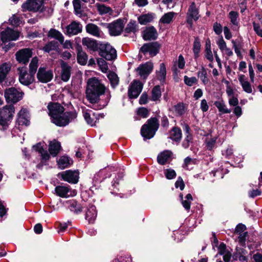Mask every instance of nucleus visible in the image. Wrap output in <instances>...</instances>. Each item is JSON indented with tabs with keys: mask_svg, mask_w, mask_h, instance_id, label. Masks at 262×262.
<instances>
[{
	"mask_svg": "<svg viewBox=\"0 0 262 262\" xmlns=\"http://www.w3.org/2000/svg\"><path fill=\"white\" fill-rule=\"evenodd\" d=\"M206 58L210 61L213 60V54L211 51V41L209 38H207L205 45Z\"/></svg>",
	"mask_w": 262,
	"mask_h": 262,
	"instance_id": "nucleus-36",
	"label": "nucleus"
},
{
	"mask_svg": "<svg viewBox=\"0 0 262 262\" xmlns=\"http://www.w3.org/2000/svg\"><path fill=\"white\" fill-rule=\"evenodd\" d=\"M70 188L64 186H57L55 187V191L56 194L61 198H68L70 196L68 193L70 191Z\"/></svg>",
	"mask_w": 262,
	"mask_h": 262,
	"instance_id": "nucleus-28",
	"label": "nucleus"
},
{
	"mask_svg": "<svg viewBox=\"0 0 262 262\" xmlns=\"http://www.w3.org/2000/svg\"><path fill=\"white\" fill-rule=\"evenodd\" d=\"M174 185L176 188L179 187L181 190H183L185 186L182 178L180 176L178 178Z\"/></svg>",
	"mask_w": 262,
	"mask_h": 262,
	"instance_id": "nucleus-54",
	"label": "nucleus"
},
{
	"mask_svg": "<svg viewBox=\"0 0 262 262\" xmlns=\"http://www.w3.org/2000/svg\"><path fill=\"white\" fill-rule=\"evenodd\" d=\"M243 90L248 93H251L252 92V89L251 87V85L250 82L248 81H246L245 82L242 83L241 85Z\"/></svg>",
	"mask_w": 262,
	"mask_h": 262,
	"instance_id": "nucleus-58",
	"label": "nucleus"
},
{
	"mask_svg": "<svg viewBox=\"0 0 262 262\" xmlns=\"http://www.w3.org/2000/svg\"><path fill=\"white\" fill-rule=\"evenodd\" d=\"M246 229L247 228L245 225L242 223H239L236 225L235 227V233L239 234L243 232L245 230H246Z\"/></svg>",
	"mask_w": 262,
	"mask_h": 262,
	"instance_id": "nucleus-59",
	"label": "nucleus"
},
{
	"mask_svg": "<svg viewBox=\"0 0 262 262\" xmlns=\"http://www.w3.org/2000/svg\"><path fill=\"white\" fill-rule=\"evenodd\" d=\"M9 21L11 22V24L15 26H18L20 23V20L15 15H13L10 19Z\"/></svg>",
	"mask_w": 262,
	"mask_h": 262,
	"instance_id": "nucleus-64",
	"label": "nucleus"
},
{
	"mask_svg": "<svg viewBox=\"0 0 262 262\" xmlns=\"http://www.w3.org/2000/svg\"><path fill=\"white\" fill-rule=\"evenodd\" d=\"M77 58L78 62L81 65H85L87 63L88 55L82 50L81 46L77 45L76 47Z\"/></svg>",
	"mask_w": 262,
	"mask_h": 262,
	"instance_id": "nucleus-25",
	"label": "nucleus"
},
{
	"mask_svg": "<svg viewBox=\"0 0 262 262\" xmlns=\"http://www.w3.org/2000/svg\"><path fill=\"white\" fill-rule=\"evenodd\" d=\"M143 84L139 80H134L129 85L128 96L130 99L137 98L143 89Z\"/></svg>",
	"mask_w": 262,
	"mask_h": 262,
	"instance_id": "nucleus-8",
	"label": "nucleus"
},
{
	"mask_svg": "<svg viewBox=\"0 0 262 262\" xmlns=\"http://www.w3.org/2000/svg\"><path fill=\"white\" fill-rule=\"evenodd\" d=\"M159 126V121L156 117L148 119V140L154 137Z\"/></svg>",
	"mask_w": 262,
	"mask_h": 262,
	"instance_id": "nucleus-16",
	"label": "nucleus"
},
{
	"mask_svg": "<svg viewBox=\"0 0 262 262\" xmlns=\"http://www.w3.org/2000/svg\"><path fill=\"white\" fill-rule=\"evenodd\" d=\"M214 105L218 108L219 111L222 114H229L231 111L230 109L226 108V105L223 100L215 101Z\"/></svg>",
	"mask_w": 262,
	"mask_h": 262,
	"instance_id": "nucleus-35",
	"label": "nucleus"
},
{
	"mask_svg": "<svg viewBox=\"0 0 262 262\" xmlns=\"http://www.w3.org/2000/svg\"><path fill=\"white\" fill-rule=\"evenodd\" d=\"M105 87L96 78L89 79L86 90V98L91 103H96L100 96L104 94Z\"/></svg>",
	"mask_w": 262,
	"mask_h": 262,
	"instance_id": "nucleus-2",
	"label": "nucleus"
},
{
	"mask_svg": "<svg viewBox=\"0 0 262 262\" xmlns=\"http://www.w3.org/2000/svg\"><path fill=\"white\" fill-rule=\"evenodd\" d=\"M48 108L49 111V114L52 118V122L58 126H65L77 117L75 111L66 112L63 113L64 108L58 103H49Z\"/></svg>",
	"mask_w": 262,
	"mask_h": 262,
	"instance_id": "nucleus-1",
	"label": "nucleus"
},
{
	"mask_svg": "<svg viewBox=\"0 0 262 262\" xmlns=\"http://www.w3.org/2000/svg\"><path fill=\"white\" fill-rule=\"evenodd\" d=\"M98 10L99 12V14L103 15L107 13L111 14L112 12V9L107 6H106L104 5H100L98 7Z\"/></svg>",
	"mask_w": 262,
	"mask_h": 262,
	"instance_id": "nucleus-47",
	"label": "nucleus"
},
{
	"mask_svg": "<svg viewBox=\"0 0 262 262\" xmlns=\"http://www.w3.org/2000/svg\"><path fill=\"white\" fill-rule=\"evenodd\" d=\"M64 181L70 183L76 184L79 180V171L78 170H66L59 173Z\"/></svg>",
	"mask_w": 262,
	"mask_h": 262,
	"instance_id": "nucleus-12",
	"label": "nucleus"
},
{
	"mask_svg": "<svg viewBox=\"0 0 262 262\" xmlns=\"http://www.w3.org/2000/svg\"><path fill=\"white\" fill-rule=\"evenodd\" d=\"M248 236V232H243L240 234H239L238 236V241L241 244H245L246 241V237Z\"/></svg>",
	"mask_w": 262,
	"mask_h": 262,
	"instance_id": "nucleus-62",
	"label": "nucleus"
},
{
	"mask_svg": "<svg viewBox=\"0 0 262 262\" xmlns=\"http://www.w3.org/2000/svg\"><path fill=\"white\" fill-rule=\"evenodd\" d=\"M164 173L166 178L168 180H171L175 178L177 176L176 172L171 168L165 169Z\"/></svg>",
	"mask_w": 262,
	"mask_h": 262,
	"instance_id": "nucleus-46",
	"label": "nucleus"
},
{
	"mask_svg": "<svg viewBox=\"0 0 262 262\" xmlns=\"http://www.w3.org/2000/svg\"><path fill=\"white\" fill-rule=\"evenodd\" d=\"M201 42L198 37L194 38V41L193 44V51H200L201 50Z\"/></svg>",
	"mask_w": 262,
	"mask_h": 262,
	"instance_id": "nucleus-55",
	"label": "nucleus"
},
{
	"mask_svg": "<svg viewBox=\"0 0 262 262\" xmlns=\"http://www.w3.org/2000/svg\"><path fill=\"white\" fill-rule=\"evenodd\" d=\"M17 70L19 72V81L21 84L29 85L33 83L34 80V76L27 73L26 67H19Z\"/></svg>",
	"mask_w": 262,
	"mask_h": 262,
	"instance_id": "nucleus-10",
	"label": "nucleus"
},
{
	"mask_svg": "<svg viewBox=\"0 0 262 262\" xmlns=\"http://www.w3.org/2000/svg\"><path fill=\"white\" fill-rule=\"evenodd\" d=\"M213 30L216 35H220L223 31V27L221 24L215 22L213 24Z\"/></svg>",
	"mask_w": 262,
	"mask_h": 262,
	"instance_id": "nucleus-53",
	"label": "nucleus"
},
{
	"mask_svg": "<svg viewBox=\"0 0 262 262\" xmlns=\"http://www.w3.org/2000/svg\"><path fill=\"white\" fill-rule=\"evenodd\" d=\"M232 43L233 44V48H234V51L236 54L237 56L238 57L242 58L243 56L240 51V48H241V46L239 45L237 46L236 41L234 40H232Z\"/></svg>",
	"mask_w": 262,
	"mask_h": 262,
	"instance_id": "nucleus-57",
	"label": "nucleus"
},
{
	"mask_svg": "<svg viewBox=\"0 0 262 262\" xmlns=\"http://www.w3.org/2000/svg\"><path fill=\"white\" fill-rule=\"evenodd\" d=\"M107 28L111 35H119L124 28L123 21L121 19H118L112 23L107 24Z\"/></svg>",
	"mask_w": 262,
	"mask_h": 262,
	"instance_id": "nucleus-11",
	"label": "nucleus"
},
{
	"mask_svg": "<svg viewBox=\"0 0 262 262\" xmlns=\"http://www.w3.org/2000/svg\"><path fill=\"white\" fill-rule=\"evenodd\" d=\"M193 142V137L191 134H188V135H186V137L184 139L182 142V146L185 149H187L189 146L190 143H192Z\"/></svg>",
	"mask_w": 262,
	"mask_h": 262,
	"instance_id": "nucleus-45",
	"label": "nucleus"
},
{
	"mask_svg": "<svg viewBox=\"0 0 262 262\" xmlns=\"http://www.w3.org/2000/svg\"><path fill=\"white\" fill-rule=\"evenodd\" d=\"M107 77L113 88H115L118 84L119 81V77L115 72H110L107 75Z\"/></svg>",
	"mask_w": 262,
	"mask_h": 262,
	"instance_id": "nucleus-38",
	"label": "nucleus"
},
{
	"mask_svg": "<svg viewBox=\"0 0 262 262\" xmlns=\"http://www.w3.org/2000/svg\"><path fill=\"white\" fill-rule=\"evenodd\" d=\"M44 0H27L22 5L23 11L42 12L44 9Z\"/></svg>",
	"mask_w": 262,
	"mask_h": 262,
	"instance_id": "nucleus-6",
	"label": "nucleus"
},
{
	"mask_svg": "<svg viewBox=\"0 0 262 262\" xmlns=\"http://www.w3.org/2000/svg\"><path fill=\"white\" fill-rule=\"evenodd\" d=\"M216 138H211L209 140H206V147L209 150H212L216 143Z\"/></svg>",
	"mask_w": 262,
	"mask_h": 262,
	"instance_id": "nucleus-56",
	"label": "nucleus"
},
{
	"mask_svg": "<svg viewBox=\"0 0 262 262\" xmlns=\"http://www.w3.org/2000/svg\"><path fill=\"white\" fill-rule=\"evenodd\" d=\"M238 15V13L237 11H231L229 13V18L230 21L234 26H237L238 25L239 23L237 21Z\"/></svg>",
	"mask_w": 262,
	"mask_h": 262,
	"instance_id": "nucleus-43",
	"label": "nucleus"
},
{
	"mask_svg": "<svg viewBox=\"0 0 262 262\" xmlns=\"http://www.w3.org/2000/svg\"><path fill=\"white\" fill-rule=\"evenodd\" d=\"M150 99L154 101H156L160 98L161 96V88L159 85L155 86L151 90Z\"/></svg>",
	"mask_w": 262,
	"mask_h": 262,
	"instance_id": "nucleus-34",
	"label": "nucleus"
},
{
	"mask_svg": "<svg viewBox=\"0 0 262 262\" xmlns=\"http://www.w3.org/2000/svg\"><path fill=\"white\" fill-rule=\"evenodd\" d=\"M53 77V72L51 70H46L45 68H39L37 73V78L39 81L42 83H47L50 81Z\"/></svg>",
	"mask_w": 262,
	"mask_h": 262,
	"instance_id": "nucleus-14",
	"label": "nucleus"
},
{
	"mask_svg": "<svg viewBox=\"0 0 262 262\" xmlns=\"http://www.w3.org/2000/svg\"><path fill=\"white\" fill-rule=\"evenodd\" d=\"M139 23L141 25H146L147 24V14H142L138 17Z\"/></svg>",
	"mask_w": 262,
	"mask_h": 262,
	"instance_id": "nucleus-60",
	"label": "nucleus"
},
{
	"mask_svg": "<svg viewBox=\"0 0 262 262\" xmlns=\"http://www.w3.org/2000/svg\"><path fill=\"white\" fill-rule=\"evenodd\" d=\"M82 44L89 50L96 52L99 51L101 43L92 38L84 37L82 40Z\"/></svg>",
	"mask_w": 262,
	"mask_h": 262,
	"instance_id": "nucleus-17",
	"label": "nucleus"
},
{
	"mask_svg": "<svg viewBox=\"0 0 262 262\" xmlns=\"http://www.w3.org/2000/svg\"><path fill=\"white\" fill-rule=\"evenodd\" d=\"M200 17L199 9L196 7L195 2H192L189 5L186 13V21L189 25L188 28L192 29L193 25V20L196 21Z\"/></svg>",
	"mask_w": 262,
	"mask_h": 262,
	"instance_id": "nucleus-5",
	"label": "nucleus"
},
{
	"mask_svg": "<svg viewBox=\"0 0 262 262\" xmlns=\"http://www.w3.org/2000/svg\"><path fill=\"white\" fill-rule=\"evenodd\" d=\"M18 32L7 28L5 31L1 32V38L3 43H6L10 40H15L19 37Z\"/></svg>",
	"mask_w": 262,
	"mask_h": 262,
	"instance_id": "nucleus-13",
	"label": "nucleus"
},
{
	"mask_svg": "<svg viewBox=\"0 0 262 262\" xmlns=\"http://www.w3.org/2000/svg\"><path fill=\"white\" fill-rule=\"evenodd\" d=\"M158 36L157 29L153 26H148V41L156 40Z\"/></svg>",
	"mask_w": 262,
	"mask_h": 262,
	"instance_id": "nucleus-40",
	"label": "nucleus"
},
{
	"mask_svg": "<svg viewBox=\"0 0 262 262\" xmlns=\"http://www.w3.org/2000/svg\"><path fill=\"white\" fill-rule=\"evenodd\" d=\"M48 36L58 40L60 43H63L64 41V37L62 34L55 29H51L48 32Z\"/></svg>",
	"mask_w": 262,
	"mask_h": 262,
	"instance_id": "nucleus-29",
	"label": "nucleus"
},
{
	"mask_svg": "<svg viewBox=\"0 0 262 262\" xmlns=\"http://www.w3.org/2000/svg\"><path fill=\"white\" fill-rule=\"evenodd\" d=\"M97 215V213L96 207L95 206L91 205L86 211L85 218L88 221L89 223L93 224L94 223Z\"/></svg>",
	"mask_w": 262,
	"mask_h": 262,
	"instance_id": "nucleus-24",
	"label": "nucleus"
},
{
	"mask_svg": "<svg viewBox=\"0 0 262 262\" xmlns=\"http://www.w3.org/2000/svg\"><path fill=\"white\" fill-rule=\"evenodd\" d=\"M176 112L179 116H182L185 113V107L183 103H178L174 106Z\"/></svg>",
	"mask_w": 262,
	"mask_h": 262,
	"instance_id": "nucleus-48",
	"label": "nucleus"
},
{
	"mask_svg": "<svg viewBox=\"0 0 262 262\" xmlns=\"http://www.w3.org/2000/svg\"><path fill=\"white\" fill-rule=\"evenodd\" d=\"M98 52L99 55L107 60H113L117 57L116 50L108 43H101Z\"/></svg>",
	"mask_w": 262,
	"mask_h": 262,
	"instance_id": "nucleus-4",
	"label": "nucleus"
},
{
	"mask_svg": "<svg viewBox=\"0 0 262 262\" xmlns=\"http://www.w3.org/2000/svg\"><path fill=\"white\" fill-rule=\"evenodd\" d=\"M82 31V25L78 21H73L66 27V34L69 36H73L80 33Z\"/></svg>",
	"mask_w": 262,
	"mask_h": 262,
	"instance_id": "nucleus-15",
	"label": "nucleus"
},
{
	"mask_svg": "<svg viewBox=\"0 0 262 262\" xmlns=\"http://www.w3.org/2000/svg\"><path fill=\"white\" fill-rule=\"evenodd\" d=\"M28 118V110L26 108H22L17 114V121L19 125H28L30 122Z\"/></svg>",
	"mask_w": 262,
	"mask_h": 262,
	"instance_id": "nucleus-20",
	"label": "nucleus"
},
{
	"mask_svg": "<svg viewBox=\"0 0 262 262\" xmlns=\"http://www.w3.org/2000/svg\"><path fill=\"white\" fill-rule=\"evenodd\" d=\"M141 135L143 137L144 140L147 139V124H144L141 129Z\"/></svg>",
	"mask_w": 262,
	"mask_h": 262,
	"instance_id": "nucleus-63",
	"label": "nucleus"
},
{
	"mask_svg": "<svg viewBox=\"0 0 262 262\" xmlns=\"http://www.w3.org/2000/svg\"><path fill=\"white\" fill-rule=\"evenodd\" d=\"M72 163V161L66 156L61 157L58 161L59 167L62 169L68 167Z\"/></svg>",
	"mask_w": 262,
	"mask_h": 262,
	"instance_id": "nucleus-33",
	"label": "nucleus"
},
{
	"mask_svg": "<svg viewBox=\"0 0 262 262\" xmlns=\"http://www.w3.org/2000/svg\"><path fill=\"white\" fill-rule=\"evenodd\" d=\"M58 47V43L55 40L51 41L47 43L43 48L46 52L49 53L51 51L56 50Z\"/></svg>",
	"mask_w": 262,
	"mask_h": 262,
	"instance_id": "nucleus-39",
	"label": "nucleus"
},
{
	"mask_svg": "<svg viewBox=\"0 0 262 262\" xmlns=\"http://www.w3.org/2000/svg\"><path fill=\"white\" fill-rule=\"evenodd\" d=\"M201 71L198 72V76L200 77L203 84H207L209 82V79L207 77V73L206 69L202 67Z\"/></svg>",
	"mask_w": 262,
	"mask_h": 262,
	"instance_id": "nucleus-41",
	"label": "nucleus"
},
{
	"mask_svg": "<svg viewBox=\"0 0 262 262\" xmlns=\"http://www.w3.org/2000/svg\"><path fill=\"white\" fill-rule=\"evenodd\" d=\"M86 33L96 37H100L102 31L100 28L96 25L93 23H89L85 26Z\"/></svg>",
	"mask_w": 262,
	"mask_h": 262,
	"instance_id": "nucleus-21",
	"label": "nucleus"
},
{
	"mask_svg": "<svg viewBox=\"0 0 262 262\" xmlns=\"http://www.w3.org/2000/svg\"><path fill=\"white\" fill-rule=\"evenodd\" d=\"M61 148L60 143L58 141L53 140L49 144V151L51 155L55 157L59 153Z\"/></svg>",
	"mask_w": 262,
	"mask_h": 262,
	"instance_id": "nucleus-26",
	"label": "nucleus"
},
{
	"mask_svg": "<svg viewBox=\"0 0 262 262\" xmlns=\"http://www.w3.org/2000/svg\"><path fill=\"white\" fill-rule=\"evenodd\" d=\"M217 44L219 46V49L221 51H224L227 48L226 43L224 40L222 36H221L220 38L217 42Z\"/></svg>",
	"mask_w": 262,
	"mask_h": 262,
	"instance_id": "nucleus-61",
	"label": "nucleus"
},
{
	"mask_svg": "<svg viewBox=\"0 0 262 262\" xmlns=\"http://www.w3.org/2000/svg\"><path fill=\"white\" fill-rule=\"evenodd\" d=\"M176 13L174 12H169L165 13L160 19V23L163 24H169L173 20L174 16Z\"/></svg>",
	"mask_w": 262,
	"mask_h": 262,
	"instance_id": "nucleus-32",
	"label": "nucleus"
},
{
	"mask_svg": "<svg viewBox=\"0 0 262 262\" xmlns=\"http://www.w3.org/2000/svg\"><path fill=\"white\" fill-rule=\"evenodd\" d=\"M253 30L255 33L260 37H262V29L260 28L259 24L253 21Z\"/></svg>",
	"mask_w": 262,
	"mask_h": 262,
	"instance_id": "nucleus-52",
	"label": "nucleus"
},
{
	"mask_svg": "<svg viewBox=\"0 0 262 262\" xmlns=\"http://www.w3.org/2000/svg\"><path fill=\"white\" fill-rule=\"evenodd\" d=\"M24 93L18 91L16 89L11 87L5 91V97L7 102L15 103L20 101L23 97Z\"/></svg>",
	"mask_w": 262,
	"mask_h": 262,
	"instance_id": "nucleus-7",
	"label": "nucleus"
},
{
	"mask_svg": "<svg viewBox=\"0 0 262 262\" xmlns=\"http://www.w3.org/2000/svg\"><path fill=\"white\" fill-rule=\"evenodd\" d=\"M184 81L185 84L188 86H191L193 84L196 83L198 79L195 77H188L187 76H185L184 77Z\"/></svg>",
	"mask_w": 262,
	"mask_h": 262,
	"instance_id": "nucleus-49",
	"label": "nucleus"
},
{
	"mask_svg": "<svg viewBox=\"0 0 262 262\" xmlns=\"http://www.w3.org/2000/svg\"><path fill=\"white\" fill-rule=\"evenodd\" d=\"M136 71L141 79H146L147 77V62L140 64Z\"/></svg>",
	"mask_w": 262,
	"mask_h": 262,
	"instance_id": "nucleus-31",
	"label": "nucleus"
},
{
	"mask_svg": "<svg viewBox=\"0 0 262 262\" xmlns=\"http://www.w3.org/2000/svg\"><path fill=\"white\" fill-rule=\"evenodd\" d=\"M161 44L158 41L148 42V55L151 57L156 56L160 52Z\"/></svg>",
	"mask_w": 262,
	"mask_h": 262,
	"instance_id": "nucleus-22",
	"label": "nucleus"
},
{
	"mask_svg": "<svg viewBox=\"0 0 262 262\" xmlns=\"http://www.w3.org/2000/svg\"><path fill=\"white\" fill-rule=\"evenodd\" d=\"M11 70V66L4 63L0 66V82L2 83L6 79V76Z\"/></svg>",
	"mask_w": 262,
	"mask_h": 262,
	"instance_id": "nucleus-27",
	"label": "nucleus"
},
{
	"mask_svg": "<svg viewBox=\"0 0 262 262\" xmlns=\"http://www.w3.org/2000/svg\"><path fill=\"white\" fill-rule=\"evenodd\" d=\"M136 21L130 20L125 28V32L127 33L135 32L136 31Z\"/></svg>",
	"mask_w": 262,
	"mask_h": 262,
	"instance_id": "nucleus-44",
	"label": "nucleus"
},
{
	"mask_svg": "<svg viewBox=\"0 0 262 262\" xmlns=\"http://www.w3.org/2000/svg\"><path fill=\"white\" fill-rule=\"evenodd\" d=\"M67 204L70 209L77 214L82 211V207L75 200L69 201L67 202Z\"/></svg>",
	"mask_w": 262,
	"mask_h": 262,
	"instance_id": "nucleus-30",
	"label": "nucleus"
},
{
	"mask_svg": "<svg viewBox=\"0 0 262 262\" xmlns=\"http://www.w3.org/2000/svg\"><path fill=\"white\" fill-rule=\"evenodd\" d=\"M217 247L218 249V254L220 255H223L225 253L229 251V250L227 249L226 245L223 242H221L220 245Z\"/></svg>",
	"mask_w": 262,
	"mask_h": 262,
	"instance_id": "nucleus-51",
	"label": "nucleus"
},
{
	"mask_svg": "<svg viewBox=\"0 0 262 262\" xmlns=\"http://www.w3.org/2000/svg\"><path fill=\"white\" fill-rule=\"evenodd\" d=\"M166 67L164 63H161L160 64V71L158 73V76L159 79L162 82H164L166 79Z\"/></svg>",
	"mask_w": 262,
	"mask_h": 262,
	"instance_id": "nucleus-42",
	"label": "nucleus"
},
{
	"mask_svg": "<svg viewBox=\"0 0 262 262\" xmlns=\"http://www.w3.org/2000/svg\"><path fill=\"white\" fill-rule=\"evenodd\" d=\"M136 113L139 117L146 118L147 117V108L144 107H139L137 109Z\"/></svg>",
	"mask_w": 262,
	"mask_h": 262,
	"instance_id": "nucleus-50",
	"label": "nucleus"
},
{
	"mask_svg": "<svg viewBox=\"0 0 262 262\" xmlns=\"http://www.w3.org/2000/svg\"><path fill=\"white\" fill-rule=\"evenodd\" d=\"M60 67L61 69V79L62 81L67 82L71 77L72 68L63 60L60 61Z\"/></svg>",
	"mask_w": 262,
	"mask_h": 262,
	"instance_id": "nucleus-18",
	"label": "nucleus"
},
{
	"mask_svg": "<svg viewBox=\"0 0 262 262\" xmlns=\"http://www.w3.org/2000/svg\"><path fill=\"white\" fill-rule=\"evenodd\" d=\"M15 108L13 105H6L0 108V126L3 130L6 129L13 118Z\"/></svg>",
	"mask_w": 262,
	"mask_h": 262,
	"instance_id": "nucleus-3",
	"label": "nucleus"
},
{
	"mask_svg": "<svg viewBox=\"0 0 262 262\" xmlns=\"http://www.w3.org/2000/svg\"><path fill=\"white\" fill-rule=\"evenodd\" d=\"M169 136L168 138L177 143H179L182 137V132L181 129L177 126L171 128L169 132Z\"/></svg>",
	"mask_w": 262,
	"mask_h": 262,
	"instance_id": "nucleus-19",
	"label": "nucleus"
},
{
	"mask_svg": "<svg viewBox=\"0 0 262 262\" xmlns=\"http://www.w3.org/2000/svg\"><path fill=\"white\" fill-rule=\"evenodd\" d=\"M172 155V152L171 151L168 150H164L158 155L157 161L160 165H164L166 164Z\"/></svg>",
	"mask_w": 262,
	"mask_h": 262,
	"instance_id": "nucleus-23",
	"label": "nucleus"
},
{
	"mask_svg": "<svg viewBox=\"0 0 262 262\" xmlns=\"http://www.w3.org/2000/svg\"><path fill=\"white\" fill-rule=\"evenodd\" d=\"M32 50L30 48H24L18 50L15 53L16 60L20 63L26 64L32 56Z\"/></svg>",
	"mask_w": 262,
	"mask_h": 262,
	"instance_id": "nucleus-9",
	"label": "nucleus"
},
{
	"mask_svg": "<svg viewBox=\"0 0 262 262\" xmlns=\"http://www.w3.org/2000/svg\"><path fill=\"white\" fill-rule=\"evenodd\" d=\"M38 59L37 57H33L29 64V73L34 76L38 66Z\"/></svg>",
	"mask_w": 262,
	"mask_h": 262,
	"instance_id": "nucleus-37",
	"label": "nucleus"
}]
</instances>
